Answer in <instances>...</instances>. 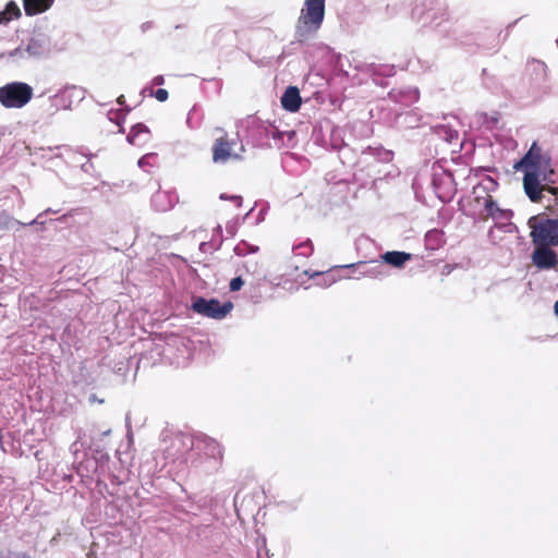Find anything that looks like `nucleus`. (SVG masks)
I'll list each match as a JSON object with an SVG mask.
<instances>
[{
    "instance_id": "obj_10",
    "label": "nucleus",
    "mask_w": 558,
    "mask_h": 558,
    "mask_svg": "<svg viewBox=\"0 0 558 558\" xmlns=\"http://www.w3.org/2000/svg\"><path fill=\"white\" fill-rule=\"evenodd\" d=\"M300 90L295 86H290L286 89L281 97V106L290 112H296L301 107Z\"/></svg>"
},
{
    "instance_id": "obj_18",
    "label": "nucleus",
    "mask_w": 558,
    "mask_h": 558,
    "mask_svg": "<svg viewBox=\"0 0 558 558\" xmlns=\"http://www.w3.org/2000/svg\"><path fill=\"white\" fill-rule=\"evenodd\" d=\"M244 284L241 277H235L230 281L229 289L232 292L239 291Z\"/></svg>"
},
{
    "instance_id": "obj_15",
    "label": "nucleus",
    "mask_w": 558,
    "mask_h": 558,
    "mask_svg": "<svg viewBox=\"0 0 558 558\" xmlns=\"http://www.w3.org/2000/svg\"><path fill=\"white\" fill-rule=\"evenodd\" d=\"M149 132L148 128L143 123H137L132 126L130 133L126 136V140L132 145H141L140 136L142 134H147Z\"/></svg>"
},
{
    "instance_id": "obj_17",
    "label": "nucleus",
    "mask_w": 558,
    "mask_h": 558,
    "mask_svg": "<svg viewBox=\"0 0 558 558\" xmlns=\"http://www.w3.org/2000/svg\"><path fill=\"white\" fill-rule=\"evenodd\" d=\"M527 69L533 71V72H537L542 76H544L545 75L546 65H545L544 62H541V61H537V60H533L532 62H530L527 64Z\"/></svg>"
},
{
    "instance_id": "obj_14",
    "label": "nucleus",
    "mask_w": 558,
    "mask_h": 558,
    "mask_svg": "<svg viewBox=\"0 0 558 558\" xmlns=\"http://www.w3.org/2000/svg\"><path fill=\"white\" fill-rule=\"evenodd\" d=\"M485 211L486 217H490L493 219H500L505 218L506 216V211L498 207V205L496 204L492 196H488L485 199Z\"/></svg>"
},
{
    "instance_id": "obj_1",
    "label": "nucleus",
    "mask_w": 558,
    "mask_h": 558,
    "mask_svg": "<svg viewBox=\"0 0 558 558\" xmlns=\"http://www.w3.org/2000/svg\"><path fill=\"white\" fill-rule=\"evenodd\" d=\"M517 171H523V189L526 196L533 203L543 198V192L558 196V187L555 186L556 170L548 150L543 149L537 142H533L525 155L514 163Z\"/></svg>"
},
{
    "instance_id": "obj_19",
    "label": "nucleus",
    "mask_w": 558,
    "mask_h": 558,
    "mask_svg": "<svg viewBox=\"0 0 558 558\" xmlns=\"http://www.w3.org/2000/svg\"><path fill=\"white\" fill-rule=\"evenodd\" d=\"M155 98L160 101V102H163L168 99L169 97V94H168V90L163 89V88H158L155 94H154Z\"/></svg>"
},
{
    "instance_id": "obj_21",
    "label": "nucleus",
    "mask_w": 558,
    "mask_h": 558,
    "mask_svg": "<svg viewBox=\"0 0 558 558\" xmlns=\"http://www.w3.org/2000/svg\"><path fill=\"white\" fill-rule=\"evenodd\" d=\"M7 558H33V557L25 551H16V553H10V555Z\"/></svg>"
},
{
    "instance_id": "obj_8",
    "label": "nucleus",
    "mask_w": 558,
    "mask_h": 558,
    "mask_svg": "<svg viewBox=\"0 0 558 558\" xmlns=\"http://www.w3.org/2000/svg\"><path fill=\"white\" fill-rule=\"evenodd\" d=\"M259 498V492L238 493L234 497V507L238 514H240L241 510H243L246 513H253L255 510L259 508V502L256 500Z\"/></svg>"
},
{
    "instance_id": "obj_6",
    "label": "nucleus",
    "mask_w": 558,
    "mask_h": 558,
    "mask_svg": "<svg viewBox=\"0 0 558 558\" xmlns=\"http://www.w3.org/2000/svg\"><path fill=\"white\" fill-rule=\"evenodd\" d=\"M233 308L232 302L221 303L217 299H205L197 296L193 299L191 310L204 317L223 319Z\"/></svg>"
},
{
    "instance_id": "obj_20",
    "label": "nucleus",
    "mask_w": 558,
    "mask_h": 558,
    "mask_svg": "<svg viewBox=\"0 0 558 558\" xmlns=\"http://www.w3.org/2000/svg\"><path fill=\"white\" fill-rule=\"evenodd\" d=\"M10 217L4 213H0V230L5 229L9 226Z\"/></svg>"
},
{
    "instance_id": "obj_9",
    "label": "nucleus",
    "mask_w": 558,
    "mask_h": 558,
    "mask_svg": "<svg viewBox=\"0 0 558 558\" xmlns=\"http://www.w3.org/2000/svg\"><path fill=\"white\" fill-rule=\"evenodd\" d=\"M341 268H352L359 269L360 275L364 277L377 278L384 275L383 264L379 262H357L355 264H350L345 266H341Z\"/></svg>"
},
{
    "instance_id": "obj_5",
    "label": "nucleus",
    "mask_w": 558,
    "mask_h": 558,
    "mask_svg": "<svg viewBox=\"0 0 558 558\" xmlns=\"http://www.w3.org/2000/svg\"><path fill=\"white\" fill-rule=\"evenodd\" d=\"M33 97V88L22 82L9 83L0 87V102L5 108H22Z\"/></svg>"
},
{
    "instance_id": "obj_11",
    "label": "nucleus",
    "mask_w": 558,
    "mask_h": 558,
    "mask_svg": "<svg viewBox=\"0 0 558 558\" xmlns=\"http://www.w3.org/2000/svg\"><path fill=\"white\" fill-rule=\"evenodd\" d=\"M54 0H23V7L27 16H34L48 11Z\"/></svg>"
},
{
    "instance_id": "obj_23",
    "label": "nucleus",
    "mask_w": 558,
    "mask_h": 558,
    "mask_svg": "<svg viewBox=\"0 0 558 558\" xmlns=\"http://www.w3.org/2000/svg\"><path fill=\"white\" fill-rule=\"evenodd\" d=\"M165 80H163V76L162 75H157L155 78H154V84L155 85H161L163 84Z\"/></svg>"
},
{
    "instance_id": "obj_24",
    "label": "nucleus",
    "mask_w": 558,
    "mask_h": 558,
    "mask_svg": "<svg viewBox=\"0 0 558 558\" xmlns=\"http://www.w3.org/2000/svg\"><path fill=\"white\" fill-rule=\"evenodd\" d=\"M117 102L119 105H123L125 102L124 96L123 95L119 96L118 99H117Z\"/></svg>"
},
{
    "instance_id": "obj_12",
    "label": "nucleus",
    "mask_w": 558,
    "mask_h": 558,
    "mask_svg": "<svg viewBox=\"0 0 558 558\" xmlns=\"http://www.w3.org/2000/svg\"><path fill=\"white\" fill-rule=\"evenodd\" d=\"M381 259L392 267L401 268L407 262L412 259V255L400 251H389L381 255Z\"/></svg>"
},
{
    "instance_id": "obj_16",
    "label": "nucleus",
    "mask_w": 558,
    "mask_h": 558,
    "mask_svg": "<svg viewBox=\"0 0 558 558\" xmlns=\"http://www.w3.org/2000/svg\"><path fill=\"white\" fill-rule=\"evenodd\" d=\"M423 14L425 15L423 24L424 25L432 24L433 23L432 19L435 15L434 10L433 9L427 10L425 13L423 12V9L418 8V7L413 10V16H415V17L421 19V17H423Z\"/></svg>"
},
{
    "instance_id": "obj_7",
    "label": "nucleus",
    "mask_w": 558,
    "mask_h": 558,
    "mask_svg": "<svg viewBox=\"0 0 558 558\" xmlns=\"http://www.w3.org/2000/svg\"><path fill=\"white\" fill-rule=\"evenodd\" d=\"M532 262L538 269H550L558 265V256L550 246L535 245Z\"/></svg>"
},
{
    "instance_id": "obj_3",
    "label": "nucleus",
    "mask_w": 558,
    "mask_h": 558,
    "mask_svg": "<svg viewBox=\"0 0 558 558\" xmlns=\"http://www.w3.org/2000/svg\"><path fill=\"white\" fill-rule=\"evenodd\" d=\"M219 135L213 145V161L226 163L229 160H242L244 146L238 137H230L223 129L216 130Z\"/></svg>"
},
{
    "instance_id": "obj_2",
    "label": "nucleus",
    "mask_w": 558,
    "mask_h": 558,
    "mask_svg": "<svg viewBox=\"0 0 558 558\" xmlns=\"http://www.w3.org/2000/svg\"><path fill=\"white\" fill-rule=\"evenodd\" d=\"M325 16V0H305L295 25V38L303 43L322 26Z\"/></svg>"
},
{
    "instance_id": "obj_22",
    "label": "nucleus",
    "mask_w": 558,
    "mask_h": 558,
    "mask_svg": "<svg viewBox=\"0 0 558 558\" xmlns=\"http://www.w3.org/2000/svg\"><path fill=\"white\" fill-rule=\"evenodd\" d=\"M208 448H211L213 450H214V449H217V451H218V458H219V459H222V451H221V449H220V447H219V445H218L217 442H215V441L209 442V444H208Z\"/></svg>"
},
{
    "instance_id": "obj_4",
    "label": "nucleus",
    "mask_w": 558,
    "mask_h": 558,
    "mask_svg": "<svg viewBox=\"0 0 558 558\" xmlns=\"http://www.w3.org/2000/svg\"><path fill=\"white\" fill-rule=\"evenodd\" d=\"M529 227L531 228V238L534 245L541 246H557L558 245V220L557 219H541L531 217L529 219Z\"/></svg>"
},
{
    "instance_id": "obj_13",
    "label": "nucleus",
    "mask_w": 558,
    "mask_h": 558,
    "mask_svg": "<svg viewBox=\"0 0 558 558\" xmlns=\"http://www.w3.org/2000/svg\"><path fill=\"white\" fill-rule=\"evenodd\" d=\"M22 12L14 1L7 3L3 11H0V24H7L13 19H20Z\"/></svg>"
}]
</instances>
